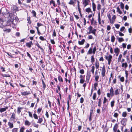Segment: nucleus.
I'll list each match as a JSON object with an SVG mask.
<instances>
[{"instance_id":"obj_1","label":"nucleus","mask_w":132,"mask_h":132,"mask_svg":"<svg viewBox=\"0 0 132 132\" xmlns=\"http://www.w3.org/2000/svg\"><path fill=\"white\" fill-rule=\"evenodd\" d=\"M88 29L89 31L87 32V34H90L91 33L93 34L94 36H96V29L94 28L93 29V27L91 26H90L88 28Z\"/></svg>"},{"instance_id":"obj_2","label":"nucleus","mask_w":132,"mask_h":132,"mask_svg":"<svg viewBox=\"0 0 132 132\" xmlns=\"http://www.w3.org/2000/svg\"><path fill=\"white\" fill-rule=\"evenodd\" d=\"M105 57L106 59L108 61V64L110 65L112 59V56L110 54H109L108 56H105Z\"/></svg>"},{"instance_id":"obj_3","label":"nucleus","mask_w":132,"mask_h":132,"mask_svg":"<svg viewBox=\"0 0 132 132\" xmlns=\"http://www.w3.org/2000/svg\"><path fill=\"white\" fill-rule=\"evenodd\" d=\"M90 0H83L82 1V4L84 7L89 5Z\"/></svg>"},{"instance_id":"obj_4","label":"nucleus","mask_w":132,"mask_h":132,"mask_svg":"<svg viewBox=\"0 0 132 132\" xmlns=\"http://www.w3.org/2000/svg\"><path fill=\"white\" fill-rule=\"evenodd\" d=\"M127 121V119L126 118H122L121 120V124L124 126H125L126 125V123Z\"/></svg>"},{"instance_id":"obj_5","label":"nucleus","mask_w":132,"mask_h":132,"mask_svg":"<svg viewBox=\"0 0 132 132\" xmlns=\"http://www.w3.org/2000/svg\"><path fill=\"white\" fill-rule=\"evenodd\" d=\"M106 70L105 66L104 65L102 68L101 71V74L103 77H104L105 76Z\"/></svg>"},{"instance_id":"obj_6","label":"nucleus","mask_w":132,"mask_h":132,"mask_svg":"<svg viewBox=\"0 0 132 132\" xmlns=\"http://www.w3.org/2000/svg\"><path fill=\"white\" fill-rule=\"evenodd\" d=\"M12 116L10 119V120L11 121H14L15 119V114L14 113H12Z\"/></svg>"},{"instance_id":"obj_7","label":"nucleus","mask_w":132,"mask_h":132,"mask_svg":"<svg viewBox=\"0 0 132 132\" xmlns=\"http://www.w3.org/2000/svg\"><path fill=\"white\" fill-rule=\"evenodd\" d=\"M110 92L109 93L111 95V96L112 97L114 95V90L113 88L112 87L110 88Z\"/></svg>"},{"instance_id":"obj_8","label":"nucleus","mask_w":132,"mask_h":132,"mask_svg":"<svg viewBox=\"0 0 132 132\" xmlns=\"http://www.w3.org/2000/svg\"><path fill=\"white\" fill-rule=\"evenodd\" d=\"M33 45V43L32 41H30L29 43H27L26 44V45L28 47L30 48L32 45Z\"/></svg>"},{"instance_id":"obj_9","label":"nucleus","mask_w":132,"mask_h":132,"mask_svg":"<svg viewBox=\"0 0 132 132\" xmlns=\"http://www.w3.org/2000/svg\"><path fill=\"white\" fill-rule=\"evenodd\" d=\"M7 106H6L4 108H0V112H1L2 113V112H4L5 111L6 109H8Z\"/></svg>"},{"instance_id":"obj_10","label":"nucleus","mask_w":132,"mask_h":132,"mask_svg":"<svg viewBox=\"0 0 132 132\" xmlns=\"http://www.w3.org/2000/svg\"><path fill=\"white\" fill-rule=\"evenodd\" d=\"M24 125L28 126H29L31 125V123L28 120H26L24 122Z\"/></svg>"},{"instance_id":"obj_11","label":"nucleus","mask_w":132,"mask_h":132,"mask_svg":"<svg viewBox=\"0 0 132 132\" xmlns=\"http://www.w3.org/2000/svg\"><path fill=\"white\" fill-rule=\"evenodd\" d=\"M95 65L96 69H98L99 67V63L98 61H96L95 63Z\"/></svg>"},{"instance_id":"obj_12","label":"nucleus","mask_w":132,"mask_h":132,"mask_svg":"<svg viewBox=\"0 0 132 132\" xmlns=\"http://www.w3.org/2000/svg\"><path fill=\"white\" fill-rule=\"evenodd\" d=\"M8 125L10 128H12L13 127V123L9 122L8 123Z\"/></svg>"},{"instance_id":"obj_13","label":"nucleus","mask_w":132,"mask_h":132,"mask_svg":"<svg viewBox=\"0 0 132 132\" xmlns=\"http://www.w3.org/2000/svg\"><path fill=\"white\" fill-rule=\"evenodd\" d=\"M98 21L99 24H101V19L100 17V13L99 12L98 13Z\"/></svg>"},{"instance_id":"obj_14","label":"nucleus","mask_w":132,"mask_h":132,"mask_svg":"<svg viewBox=\"0 0 132 132\" xmlns=\"http://www.w3.org/2000/svg\"><path fill=\"white\" fill-rule=\"evenodd\" d=\"M118 128V125L117 124V123H116L113 128V132H116V131L117 130Z\"/></svg>"},{"instance_id":"obj_15","label":"nucleus","mask_w":132,"mask_h":132,"mask_svg":"<svg viewBox=\"0 0 132 132\" xmlns=\"http://www.w3.org/2000/svg\"><path fill=\"white\" fill-rule=\"evenodd\" d=\"M120 90V89H117L114 91V95H116L119 94V91Z\"/></svg>"},{"instance_id":"obj_16","label":"nucleus","mask_w":132,"mask_h":132,"mask_svg":"<svg viewBox=\"0 0 132 132\" xmlns=\"http://www.w3.org/2000/svg\"><path fill=\"white\" fill-rule=\"evenodd\" d=\"M128 66V64L126 62L123 63L121 65L122 67H124L125 68H126Z\"/></svg>"},{"instance_id":"obj_17","label":"nucleus","mask_w":132,"mask_h":132,"mask_svg":"<svg viewBox=\"0 0 132 132\" xmlns=\"http://www.w3.org/2000/svg\"><path fill=\"white\" fill-rule=\"evenodd\" d=\"M92 6L93 11H95L96 5H95V4L94 2L92 3Z\"/></svg>"},{"instance_id":"obj_18","label":"nucleus","mask_w":132,"mask_h":132,"mask_svg":"<svg viewBox=\"0 0 132 132\" xmlns=\"http://www.w3.org/2000/svg\"><path fill=\"white\" fill-rule=\"evenodd\" d=\"M85 40L84 39L82 40L81 41H79L78 43L80 45H82L84 44Z\"/></svg>"},{"instance_id":"obj_19","label":"nucleus","mask_w":132,"mask_h":132,"mask_svg":"<svg viewBox=\"0 0 132 132\" xmlns=\"http://www.w3.org/2000/svg\"><path fill=\"white\" fill-rule=\"evenodd\" d=\"M114 52L115 53H120V50L118 47H116L114 49Z\"/></svg>"},{"instance_id":"obj_20","label":"nucleus","mask_w":132,"mask_h":132,"mask_svg":"<svg viewBox=\"0 0 132 132\" xmlns=\"http://www.w3.org/2000/svg\"><path fill=\"white\" fill-rule=\"evenodd\" d=\"M93 49L91 48H90L89 50L88 51L87 54H90L93 53Z\"/></svg>"},{"instance_id":"obj_21","label":"nucleus","mask_w":132,"mask_h":132,"mask_svg":"<svg viewBox=\"0 0 132 132\" xmlns=\"http://www.w3.org/2000/svg\"><path fill=\"white\" fill-rule=\"evenodd\" d=\"M122 57V54H120L119 55L117 60L118 62H121Z\"/></svg>"},{"instance_id":"obj_22","label":"nucleus","mask_w":132,"mask_h":132,"mask_svg":"<svg viewBox=\"0 0 132 132\" xmlns=\"http://www.w3.org/2000/svg\"><path fill=\"white\" fill-rule=\"evenodd\" d=\"M91 22L92 24H95L96 23V21L94 20V19L93 18L91 20Z\"/></svg>"},{"instance_id":"obj_23","label":"nucleus","mask_w":132,"mask_h":132,"mask_svg":"<svg viewBox=\"0 0 132 132\" xmlns=\"http://www.w3.org/2000/svg\"><path fill=\"white\" fill-rule=\"evenodd\" d=\"M29 92H27V91L24 92H23L21 93V94L23 95L24 96H25L26 95H28L29 94H30Z\"/></svg>"},{"instance_id":"obj_24","label":"nucleus","mask_w":132,"mask_h":132,"mask_svg":"<svg viewBox=\"0 0 132 132\" xmlns=\"http://www.w3.org/2000/svg\"><path fill=\"white\" fill-rule=\"evenodd\" d=\"M4 31L6 32H10L11 30L9 29L4 28L3 30Z\"/></svg>"},{"instance_id":"obj_25","label":"nucleus","mask_w":132,"mask_h":132,"mask_svg":"<svg viewBox=\"0 0 132 132\" xmlns=\"http://www.w3.org/2000/svg\"><path fill=\"white\" fill-rule=\"evenodd\" d=\"M115 38L114 36H111V42L112 43L114 42L115 40Z\"/></svg>"},{"instance_id":"obj_26","label":"nucleus","mask_w":132,"mask_h":132,"mask_svg":"<svg viewBox=\"0 0 132 132\" xmlns=\"http://www.w3.org/2000/svg\"><path fill=\"white\" fill-rule=\"evenodd\" d=\"M50 2L51 4H52L54 7L55 6V4L54 1L53 0H51L50 1Z\"/></svg>"},{"instance_id":"obj_27","label":"nucleus","mask_w":132,"mask_h":132,"mask_svg":"<svg viewBox=\"0 0 132 132\" xmlns=\"http://www.w3.org/2000/svg\"><path fill=\"white\" fill-rule=\"evenodd\" d=\"M43 121V119L42 118H39L37 121V123H41Z\"/></svg>"},{"instance_id":"obj_28","label":"nucleus","mask_w":132,"mask_h":132,"mask_svg":"<svg viewBox=\"0 0 132 132\" xmlns=\"http://www.w3.org/2000/svg\"><path fill=\"white\" fill-rule=\"evenodd\" d=\"M92 69L90 70V71L93 74H94L95 70V67L94 66H93L91 67Z\"/></svg>"},{"instance_id":"obj_29","label":"nucleus","mask_w":132,"mask_h":132,"mask_svg":"<svg viewBox=\"0 0 132 132\" xmlns=\"http://www.w3.org/2000/svg\"><path fill=\"white\" fill-rule=\"evenodd\" d=\"M86 12L88 13L92 12L91 9L89 7L88 8H87L86 9Z\"/></svg>"},{"instance_id":"obj_30","label":"nucleus","mask_w":132,"mask_h":132,"mask_svg":"<svg viewBox=\"0 0 132 132\" xmlns=\"http://www.w3.org/2000/svg\"><path fill=\"white\" fill-rule=\"evenodd\" d=\"M117 11L120 14H121L122 13V12L120 10V9L118 7L117 8Z\"/></svg>"},{"instance_id":"obj_31","label":"nucleus","mask_w":132,"mask_h":132,"mask_svg":"<svg viewBox=\"0 0 132 132\" xmlns=\"http://www.w3.org/2000/svg\"><path fill=\"white\" fill-rule=\"evenodd\" d=\"M90 74H88L86 76V80L87 81H88L90 79Z\"/></svg>"},{"instance_id":"obj_32","label":"nucleus","mask_w":132,"mask_h":132,"mask_svg":"<svg viewBox=\"0 0 132 132\" xmlns=\"http://www.w3.org/2000/svg\"><path fill=\"white\" fill-rule=\"evenodd\" d=\"M22 109L21 107H18L17 109V113L18 114H19L20 112H21V109Z\"/></svg>"},{"instance_id":"obj_33","label":"nucleus","mask_w":132,"mask_h":132,"mask_svg":"<svg viewBox=\"0 0 132 132\" xmlns=\"http://www.w3.org/2000/svg\"><path fill=\"white\" fill-rule=\"evenodd\" d=\"M127 115V112H123L122 114V116L124 117H126Z\"/></svg>"},{"instance_id":"obj_34","label":"nucleus","mask_w":132,"mask_h":132,"mask_svg":"<svg viewBox=\"0 0 132 132\" xmlns=\"http://www.w3.org/2000/svg\"><path fill=\"white\" fill-rule=\"evenodd\" d=\"M118 41L119 43H120L124 41V39L122 38H119L118 39Z\"/></svg>"},{"instance_id":"obj_35","label":"nucleus","mask_w":132,"mask_h":132,"mask_svg":"<svg viewBox=\"0 0 132 132\" xmlns=\"http://www.w3.org/2000/svg\"><path fill=\"white\" fill-rule=\"evenodd\" d=\"M58 79L59 81L63 82V80L61 76H59L58 77Z\"/></svg>"},{"instance_id":"obj_36","label":"nucleus","mask_w":132,"mask_h":132,"mask_svg":"<svg viewBox=\"0 0 132 132\" xmlns=\"http://www.w3.org/2000/svg\"><path fill=\"white\" fill-rule=\"evenodd\" d=\"M42 82L43 84V87L44 88V89H45L46 87V85L45 84L43 80H42Z\"/></svg>"},{"instance_id":"obj_37","label":"nucleus","mask_w":132,"mask_h":132,"mask_svg":"<svg viewBox=\"0 0 132 132\" xmlns=\"http://www.w3.org/2000/svg\"><path fill=\"white\" fill-rule=\"evenodd\" d=\"M96 47L95 46L93 49V54H95L96 51Z\"/></svg>"},{"instance_id":"obj_38","label":"nucleus","mask_w":132,"mask_h":132,"mask_svg":"<svg viewBox=\"0 0 132 132\" xmlns=\"http://www.w3.org/2000/svg\"><path fill=\"white\" fill-rule=\"evenodd\" d=\"M32 125L34 127L36 128H38L39 126V125L38 124L35 123H33Z\"/></svg>"},{"instance_id":"obj_39","label":"nucleus","mask_w":132,"mask_h":132,"mask_svg":"<svg viewBox=\"0 0 132 132\" xmlns=\"http://www.w3.org/2000/svg\"><path fill=\"white\" fill-rule=\"evenodd\" d=\"M99 76L98 75H96V76H95V78L96 81H98L99 78Z\"/></svg>"},{"instance_id":"obj_40","label":"nucleus","mask_w":132,"mask_h":132,"mask_svg":"<svg viewBox=\"0 0 132 132\" xmlns=\"http://www.w3.org/2000/svg\"><path fill=\"white\" fill-rule=\"evenodd\" d=\"M35 45L37 46L38 48H40L42 50H44L41 47L39 44L38 43L36 44Z\"/></svg>"},{"instance_id":"obj_41","label":"nucleus","mask_w":132,"mask_h":132,"mask_svg":"<svg viewBox=\"0 0 132 132\" xmlns=\"http://www.w3.org/2000/svg\"><path fill=\"white\" fill-rule=\"evenodd\" d=\"M18 128H14L12 130V132H17Z\"/></svg>"},{"instance_id":"obj_42","label":"nucleus","mask_w":132,"mask_h":132,"mask_svg":"<svg viewBox=\"0 0 132 132\" xmlns=\"http://www.w3.org/2000/svg\"><path fill=\"white\" fill-rule=\"evenodd\" d=\"M115 102L113 101L111 102V106L112 107H113L114 105V103Z\"/></svg>"},{"instance_id":"obj_43","label":"nucleus","mask_w":132,"mask_h":132,"mask_svg":"<svg viewBox=\"0 0 132 132\" xmlns=\"http://www.w3.org/2000/svg\"><path fill=\"white\" fill-rule=\"evenodd\" d=\"M85 81V79L83 78L80 79V83L81 84H83Z\"/></svg>"},{"instance_id":"obj_44","label":"nucleus","mask_w":132,"mask_h":132,"mask_svg":"<svg viewBox=\"0 0 132 132\" xmlns=\"http://www.w3.org/2000/svg\"><path fill=\"white\" fill-rule=\"evenodd\" d=\"M99 101L98 102V106L100 107L101 106V99H100L98 100Z\"/></svg>"},{"instance_id":"obj_45","label":"nucleus","mask_w":132,"mask_h":132,"mask_svg":"<svg viewBox=\"0 0 132 132\" xmlns=\"http://www.w3.org/2000/svg\"><path fill=\"white\" fill-rule=\"evenodd\" d=\"M96 93H95L94 94L93 96V99L95 100V99L96 97Z\"/></svg>"},{"instance_id":"obj_46","label":"nucleus","mask_w":132,"mask_h":132,"mask_svg":"<svg viewBox=\"0 0 132 132\" xmlns=\"http://www.w3.org/2000/svg\"><path fill=\"white\" fill-rule=\"evenodd\" d=\"M32 13L33 15V16L36 18V13L35 11L34 10H32Z\"/></svg>"},{"instance_id":"obj_47","label":"nucleus","mask_w":132,"mask_h":132,"mask_svg":"<svg viewBox=\"0 0 132 132\" xmlns=\"http://www.w3.org/2000/svg\"><path fill=\"white\" fill-rule=\"evenodd\" d=\"M42 110V108H39L37 110V112L38 114L40 112H41Z\"/></svg>"},{"instance_id":"obj_48","label":"nucleus","mask_w":132,"mask_h":132,"mask_svg":"<svg viewBox=\"0 0 132 132\" xmlns=\"http://www.w3.org/2000/svg\"><path fill=\"white\" fill-rule=\"evenodd\" d=\"M120 7L122 9H123L124 7V4L122 3H120Z\"/></svg>"},{"instance_id":"obj_49","label":"nucleus","mask_w":132,"mask_h":132,"mask_svg":"<svg viewBox=\"0 0 132 132\" xmlns=\"http://www.w3.org/2000/svg\"><path fill=\"white\" fill-rule=\"evenodd\" d=\"M91 61L92 62H93L95 61L94 56L93 55L91 56Z\"/></svg>"},{"instance_id":"obj_50","label":"nucleus","mask_w":132,"mask_h":132,"mask_svg":"<svg viewBox=\"0 0 132 132\" xmlns=\"http://www.w3.org/2000/svg\"><path fill=\"white\" fill-rule=\"evenodd\" d=\"M33 115L34 118L35 119H38V117L37 116V115L35 113H34L33 114Z\"/></svg>"},{"instance_id":"obj_51","label":"nucleus","mask_w":132,"mask_h":132,"mask_svg":"<svg viewBox=\"0 0 132 132\" xmlns=\"http://www.w3.org/2000/svg\"><path fill=\"white\" fill-rule=\"evenodd\" d=\"M101 5L99 4H98L97 5V10L99 11L101 9Z\"/></svg>"},{"instance_id":"obj_52","label":"nucleus","mask_w":132,"mask_h":132,"mask_svg":"<svg viewBox=\"0 0 132 132\" xmlns=\"http://www.w3.org/2000/svg\"><path fill=\"white\" fill-rule=\"evenodd\" d=\"M63 13H64V15H65V16L64 17V16H63H63H62V17H64V18H65V19H66V18H67V15H66V12H65L63 10Z\"/></svg>"},{"instance_id":"obj_53","label":"nucleus","mask_w":132,"mask_h":132,"mask_svg":"<svg viewBox=\"0 0 132 132\" xmlns=\"http://www.w3.org/2000/svg\"><path fill=\"white\" fill-rule=\"evenodd\" d=\"M61 5L63 6L65 8H67L66 4L64 2H62L61 3Z\"/></svg>"},{"instance_id":"obj_54","label":"nucleus","mask_w":132,"mask_h":132,"mask_svg":"<svg viewBox=\"0 0 132 132\" xmlns=\"http://www.w3.org/2000/svg\"><path fill=\"white\" fill-rule=\"evenodd\" d=\"M120 25L118 24H116L115 25V26L117 29H119L120 27Z\"/></svg>"},{"instance_id":"obj_55","label":"nucleus","mask_w":132,"mask_h":132,"mask_svg":"<svg viewBox=\"0 0 132 132\" xmlns=\"http://www.w3.org/2000/svg\"><path fill=\"white\" fill-rule=\"evenodd\" d=\"M25 129V128L24 127H22L20 129V132H24V130Z\"/></svg>"},{"instance_id":"obj_56","label":"nucleus","mask_w":132,"mask_h":132,"mask_svg":"<svg viewBox=\"0 0 132 132\" xmlns=\"http://www.w3.org/2000/svg\"><path fill=\"white\" fill-rule=\"evenodd\" d=\"M27 21H28V22L29 24H30L31 22L30 20V17H28L27 18Z\"/></svg>"},{"instance_id":"obj_57","label":"nucleus","mask_w":132,"mask_h":132,"mask_svg":"<svg viewBox=\"0 0 132 132\" xmlns=\"http://www.w3.org/2000/svg\"><path fill=\"white\" fill-rule=\"evenodd\" d=\"M79 72L80 73L83 74L84 73V70L83 69L80 70L79 71Z\"/></svg>"},{"instance_id":"obj_58","label":"nucleus","mask_w":132,"mask_h":132,"mask_svg":"<svg viewBox=\"0 0 132 132\" xmlns=\"http://www.w3.org/2000/svg\"><path fill=\"white\" fill-rule=\"evenodd\" d=\"M39 39L43 41L44 40H45L44 38L42 36H40L39 37Z\"/></svg>"},{"instance_id":"obj_59","label":"nucleus","mask_w":132,"mask_h":132,"mask_svg":"<svg viewBox=\"0 0 132 132\" xmlns=\"http://www.w3.org/2000/svg\"><path fill=\"white\" fill-rule=\"evenodd\" d=\"M88 38L89 39H93V37L92 35H89L88 36Z\"/></svg>"},{"instance_id":"obj_60","label":"nucleus","mask_w":132,"mask_h":132,"mask_svg":"<svg viewBox=\"0 0 132 132\" xmlns=\"http://www.w3.org/2000/svg\"><path fill=\"white\" fill-rule=\"evenodd\" d=\"M53 36H54V37H55L56 36V33L55 31V29H54L53 30Z\"/></svg>"},{"instance_id":"obj_61","label":"nucleus","mask_w":132,"mask_h":132,"mask_svg":"<svg viewBox=\"0 0 132 132\" xmlns=\"http://www.w3.org/2000/svg\"><path fill=\"white\" fill-rule=\"evenodd\" d=\"M127 44L126 43H123L122 44V46L123 48H125L126 47Z\"/></svg>"},{"instance_id":"obj_62","label":"nucleus","mask_w":132,"mask_h":132,"mask_svg":"<svg viewBox=\"0 0 132 132\" xmlns=\"http://www.w3.org/2000/svg\"><path fill=\"white\" fill-rule=\"evenodd\" d=\"M105 9V8H103V9H101V12L102 15V14H103V13H104Z\"/></svg>"},{"instance_id":"obj_63","label":"nucleus","mask_w":132,"mask_h":132,"mask_svg":"<svg viewBox=\"0 0 132 132\" xmlns=\"http://www.w3.org/2000/svg\"><path fill=\"white\" fill-rule=\"evenodd\" d=\"M69 4L71 5L73 4L74 3V2L73 0H71L69 3Z\"/></svg>"},{"instance_id":"obj_64","label":"nucleus","mask_w":132,"mask_h":132,"mask_svg":"<svg viewBox=\"0 0 132 132\" xmlns=\"http://www.w3.org/2000/svg\"><path fill=\"white\" fill-rule=\"evenodd\" d=\"M26 132H32V130L31 128L26 130Z\"/></svg>"}]
</instances>
